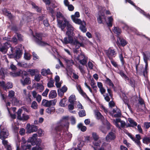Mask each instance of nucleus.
<instances>
[{"label": "nucleus", "mask_w": 150, "mask_h": 150, "mask_svg": "<svg viewBox=\"0 0 150 150\" xmlns=\"http://www.w3.org/2000/svg\"><path fill=\"white\" fill-rule=\"evenodd\" d=\"M68 37H65L64 39L61 40L62 42L64 44L70 43L72 45L75 46V48L76 49H79L80 47H84V45L83 42H80L76 39L73 40L72 37L73 36L71 35H67Z\"/></svg>", "instance_id": "f257e3e1"}, {"label": "nucleus", "mask_w": 150, "mask_h": 150, "mask_svg": "<svg viewBox=\"0 0 150 150\" xmlns=\"http://www.w3.org/2000/svg\"><path fill=\"white\" fill-rule=\"evenodd\" d=\"M6 73V70L3 68L0 70V78L4 79V77L5 74ZM0 86L5 90L9 88H11L13 87V85L11 82H8L6 84L4 81L0 82Z\"/></svg>", "instance_id": "f03ea898"}, {"label": "nucleus", "mask_w": 150, "mask_h": 150, "mask_svg": "<svg viewBox=\"0 0 150 150\" xmlns=\"http://www.w3.org/2000/svg\"><path fill=\"white\" fill-rule=\"evenodd\" d=\"M99 17L97 18L98 23H103V19H104L106 21L108 27H111L112 26L113 18L112 16H111L108 17L107 20L104 16V14L103 12L101 13V11H100L99 12Z\"/></svg>", "instance_id": "7ed1b4c3"}, {"label": "nucleus", "mask_w": 150, "mask_h": 150, "mask_svg": "<svg viewBox=\"0 0 150 150\" xmlns=\"http://www.w3.org/2000/svg\"><path fill=\"white\" fill-rule=\"evenodd\" d=\"M66 118V117H64L62 119L57 122L55 128L56 131L60 132L62 131L63 127L66 126L64 123L67 122V121L65 120Z\"/></svg>", "instance_id": "20e7f679"}, {"label": "nucleus", "mask_w": 150, "mask_h": 150, "mask_svg": "<svg viewBox=\"0 0 150 150\" xmlns=\"http://www.w3.org/2000/svg\"><path fill=\"white\" fill-rule=\"evenodd\" d=\"M35 38V40L36 42L41 46H46L49 45L48 44L42 41L41 35L39 33H36L35 35H33Z\"/></svg>", "instance_id": "39448f33"}, {"label": "nucleus", "mask_w": 150, "mask_h": 150, "mask_svg": "<svg viewBox=\"0 0 150 150\" xmlns=\"http://www.w3.org/2000/svg\"><path fill=\"white\" fill-rule=\"evenodd\" d=\"M95 115L96 118L98 120H100L102 122L104 125H106L109 127L110 125L107 120L105 119L103 116L99 112L96 111L95 112ZM110 127H109V128Z\"/></svg>", "instance_id": "423d86ee"}, {"label": "nucleus", "mask_w": 150, "mask_h": 150, "mask_svg": "<svg viewBox=\"0 0 150 150\" xmlns=\"http://www.w3.org/2000/svg\"><path fill=\"white\" fill-rule=\"evenodd\" d=\"M79 63L84 66L86 64L87 62V58L83 54L81 53L76 58Z\"/></svg>", "instance_id": "0eeeda50"}, {"label": "nucleus", "mask_w": 150, "mask_h": 150, "mask_svg": "<svg viewBox=\"0 0 150 150\" xmlns=\"http://www.w3.org/2000/svg\"><path fill=\"white\" fill-rule=\"evenodd\" d=\"M68 22V21L66 18H64L62 20H57V26L60 28L62 31H64V30L67 26Z\"/></svg>", "instance_id": "6e6552de"}, {"label": "nucleus", "mask_w": 150, "mask_h": 150, "mask_svg": "<svg viewBox=\"0 0 150 150\" xmlns=\"http://www.w3.org/2000/svg\"><path fill=\"white\" fill-rule=\"evenodd\" d=\"M113 122L115 126L117 127L120 128L125 127V121L120 120V119H117L113 120Z\"/></svg>", "instance_id": "1a4fd4ad"}, {"label": "nucleus", "mask_w": 150, "mask_h": 150, "mask_svg": "<svg viewBox=\"0 0 150 150\" xmlns=\"http://www.w3.org/2000/svg\"><path fill=\"white\" fill-rule=\"evenodd\" d=\"M56 103V100H54L48 101L45 99H44L42 101V105L46 107H49L51 105H54Z\"/></svg>", "instance_id": "9d476101"}, {"label": "nucleus", "mask_w": 150, "mask_h": 150, "mask_svg": "<svg viewBox=\"0 0 150 150\" xmlns=\"http://www.w3.org/2000/svg\"><path fill=\"white\" fill-rule=\"evenodd\" d=\"M9 135L8 131L6 128L1 129L0 132V139L1 140L4 139L8 138Z\"/></svg>", "instance_id": "9b49d317"}, {"label": "nucleus", "mask_w": 150, "mask_h": 150, "mask_svg": "<svg viewBox=\"0 0 150 150\" xmlns=\"http://www.w3.org/2000/svg\"><path fill=\"white\" fill-rule=\"evenodd\" d=\"M105 51L107 56L110 59H112V57H115L116 54L115 50L110 48L105 50Z\"/></svg>", "instance_id": "f8f14e48"}, {"label": "nucleus", "mask_w": 150, "mask_h": 150, "mask_svg": "<svg viewBox=\"0 0 150 150\" xmlns=\"http://www.w3.org/2000/svg\"><path fill=\"white\" fill-rule=\"evenodd\" d=\"M66 26L67 30L66 32V34L68 35H71L72 36H74V34L73 32L74 28L69 21H68Z\"/></svg>", "instance_id": "ddd939ff"}, {"label": "nucleus", "mask_w": 150, "mask_h": 150, "mask_svg": "<svg viewBox=\"0 0 150 150\" xmlns=\"http://www.w3.org/2000/svg\"><path fill=\"white\" fill-rule=\"evenodd\" d=\"M109 113L113 117H119L121 115L120 110L117 108L114 109L113 110L110 112Z\"/></svg>", "instance_id": "4468645a"}, {"label": "nucleus", "mask_w": 150, "mask_h": 150, "mask_svg": "<svg viewBox=\"0 0 150 150\" xmlns=\"http://www.w3.org/2000/svg\"><path fill=\"white\" fill-rule=\"evenodd\" d=\"M116 137L115 134L113 132H111L109 133L106 135L105 140L107 142H110L111 141L115 139Z\"/></svg>", "instance_id": "2eb2a0df"}, {"label": "nucleus", "mask_w": 150, "mask_h": 150, "mask_svg": "<svg viewBox=\"0 0 150 150\" xmlns=\"http://www.w3.org/2000/svg\"><path fill=\"white\" fill-rule=\"evenodd\" d=\"M62 140L65 141L66 142L70 141L72 137V134L69 132L66 133L65 134L63 135L62 137Z\"/></svg>", "instance_id": "dca6fc26"}, {"label": "nucleus", "mask_w": 150, "mask_h": 150, "mask_svg": "<svg viewBox=\"0 0 150 150\" xmlns=\"http://www.w3.org/2000/svg\"><path fill=\"white\" fill-rule=\"evenodd\" d=\"M11 47V45L9 42H7L5 44L0 48V51L3 53L5 54L6 52L7 49L9 47Z\"/></svg>", "instance_id": "f3484780"}, {"label": "nucleus", "mask_w": 150, "mask_h": 150, "mask_svg": "<svg viewBox=\"0 0 150 150\" xmlns=\"http://www.w3.org/2000/svg\"><path fill=\"white\" fill-rule=\"evenodd\" d=\"M22 45H19L16 47V56L17 58H19L22 54Z\"/></svg>", "instance_id": "a211bd4d"}, {"label": "nucleus", "mask_w": 150, "mask_h": 150, "mask_svg": "<svg viewBox=\"0 0 150 150\" xmlns=\"http://www.w3.org/2000/svg\"><path fill=\"white\" fill-rule=\"evenodd\" d=\"M21 83L23 86L28 85L31 83L30 79L28 77H26L24 78L23 77L22 79L20 80Z\"/></svg>", "instance_id": "6ab92c4d"}, {"label": "nucleus", "mask_w": 150, "mask_h": 150, "mask_svg": "<svg viewBox=\"0 0 150 150\" xmlns=\"http://www.w3.org/2000/svg\"><path fill=\"white\" fill-rule=\"evenodd\" d=\"M29 127L27 129V132L28 133H31L33 132H36L38 130L37 127L34 125H32L30 126V125L29 124L27 125V127Z\"/></svg>", "instance_id": "aec40b11"}, {"label": "nucleus", "mask_w": 150, "mask_h": 150, "mask_svg": "<svg viewBox=\"0 0 150 150\" xmlns=\"http://www.w3.org/2000/svg\"><path fill=\"white\" fill-rule=\"evenodd\" d=\"M77 144H78L77 147L76 148V149H77V148L82 147L84 144V142L83 141H79L77 139H76L73 142V146H75Z\"/></svg>", "instance_id": "412c9836"}, {"label": "nucleus", "mask_w": 150, "mask_h": 150, "mask_svg": "<svg viewBox=\"0 0 150 150\" xmlns=\"http://www.w3.org/2000/svg\"><path fill=\"white\" fill-rule=\"evenodd\" d=\"M14 92L13 91H10L9 92L8 97L9 98L13 99L12 103L14 102V103H17L18 102V101L17 99L14 97Z\"/></svg>", "instance_id": "4be33fe9"}, {"label": "nucleus", "mask_w": 150, "mask_h": 150, "mask_svg": "<svg viewBox=\"0 0 150 150\" xmlns=\"http://www.w3.org/2000/svg\"><path fill=\"white\" fill-rule=\"evenodd\" d=\"M37 136L36 134H34L32 137L28 139V142H30L32 145H35L37 140Z\"/></svg>", "instance_id": "5701e85b"}, {"label": "nucleus", "mask_w": 150, "mask_h": 150, "mask_svg": "<svg viewBox=\"0 0 150 150\" xmlns=\"http://www.w3.org/2000/svg\"><path fill=\"white\" fill-rule=\"evenodd\" d=\"M117 44L118 45H121L123 47L127 44V42L125 40L118 37L117 38Z\"/></svg>", "instance_id": "b1692460"}, {"label": "nucleus", "mask_w": 150, "mask_h": 150, "mask_svg": "<svg viewBox=\"0 0 150 150\" xmlns=\"http://www.w3.org/2000/svg\"><path fill=\"white\" fill-rule=\"evenodd\" d=\"M64 3L65 6L68 7L69 10L70 11H72L74 8L73 6L71 4H69V3L68 0H64Z\"/></svg>", "instance_id": "393cba45"}, {"label": "nucleus", "mask_w": 150, "mask_h": 150, "mask_svg": "<svg viewBox=\"0 0 150 150\" xmlns=\"http://www.w3.org/2000/svg\"><path fill=\"white\" fill-rule=\"evenodd\" d=\"M76 88L79 91V93L81 94V95L83 96V97H84L85 98H86V97L89 100H90V99L88 97L85 93L82 90V89L81 88V86L79 85H78L76 86Z\"/></svg>", "instance_id": "a878e982"}, {"label": "nucleus", "mask_w": 150, "mask_h": 150, "mask_svg": "<svg viewBox=\"0 0 150 150\" xmlns=\"http://www.w3.org/2000/svg\"><path fill=\"white\" fill-rule=\"evenodd\" d=\"M41 140L40 139H38V143H37L35 146L33 147L32 150H42L41 143Z\"/></svg>", "instance_id": "bb28decb"}, {"label": "nucleus", "mask_w": 150, "mask_h": 150, "mask_svg": "<svg viewBox=\"0 0 150 150\" xmlns=\"http://www.w3.org/2000/svg\"><path fill=\"white\" fill-rule=\"evenodd\" d=\"M23 91V96L27 100L29 101H31V95L29 93H27L26 89H24Z\"/></svg>", "instance_id": "cd10ccee"}, {"label": "nucleus", "mask_w": 150, "mask_h": 150, "mask_svg": "<svg viewBox=\"0 0 150 150\" xmlns=\"http://www.w3.org/2000/svg\"><path fill=\"white\" fill-rule=\"evenodd\" d=\"M57 96V93L55 90L51 91L49 94V97L50 99L54 98Z\"/></svg>", "instance_id": "c85d7f7f"}, {"label": "nucleus", "mask_w": 150, "mask_h": 150, "mask_svg": "<svg viewBox=\"0 0 150 150\" xmlns=\"http://www.w3.org/2000/svg\"><path fill=\"white\" fill-rule=\"evenodd\" d=\"M101 142L100 141H98L97 140L94 141L93 142V144L95 146L93 148L94 150H98L99 148H98V147H99L100 144Z\"/></svg>", "instance_id": "c756f323"}, {"label": "nucleus", "mask_w": 150, "mask_h": 150, "mask_svg": "<svg viewBox=\"0 0 150 150\" xmlns=\"http://www.w3.org/2000/svg\"><path fill=\"white\" fill-rule=\"evenodd\" d=\"M55 108L54 107H49L46 110V112L48 114H51L54 113L55 112Z\"/></svg>", "instance_id": "7c9ffc66"}, {"label": "nucleus", "mask_w": 150, "mask_h": 150, "mask_svg": "<svg viewBox=\"0 0 150 150\" xmlns=\"http://www.w3.org/2000/svg\"><path fill=\"white\" fill-rule=\"evenodd\" d=\"M36 88L40 92H42L44 89V86L41 84L37 83L36 86Z\"/></svg>", "instance_id": "2f4dec72"}, {"label": "nucleus", "mask_w": 150, "mask_h": 150, "mask_svg": "<svg viewBox=\"0 0 150 150\" xmlns=\"http://www.w3.org/2000/svg\"><path fill=\"white\" fill-rule=\"evenodd\" d=\"M72 19L75 23L78 24H81L83 23V22H82L80 19L76 17H74V16H72Z\"/></svg>", "instance_id": "473e14b6"}, {"label": "nucleus", "mask_w": 150, "mask_h": 150, "mask_svg": "<svg viewBox=\"0 0 150 150\" xmlns=\"http://www.w3.org/2000/svg\"><path fill=\"white\" fill-rule=\"evenodd\" d=\"M86 23L85 22H83V23L81 24L79 28L82 31L83 33H85L86 31V29L85 26Z\"/></svg>", "instance_id": "72a5a7b5"}, {"label": "nucleus", "mask_w": 150, "mask_h": 150, "mask_svg": "<svg viewBox=\"0 0 150 150\" xmlns=\"http://www.w3.org/2000/svg\"><path fill=\"white\" fill-rule=\"evenodd\" d=\"M54 81L52 78H50L49 81L47 83V86L49 88L53 87L54 86Z\"/></svg>", "instance_id": "f704fd0d"}, {"label": "nucleus", "mask_w": 150, "mask_h": 150, "mask_svg": "<svg viewBox=\"0 0 150 150\" xmlns=\"http://www.w3.org/2000/svg\"><path fill=\"white\" fill-rule=\"evenodd\" d=\"M64 60L68 66H72L74 64V62L72 59H69L67 58H64Z\"/></svg>", "instance_id": "c9c22d12"}, {"label": "nucleus", "mask_w": 150, "mask_h": 150, "mask_svg": "<svg viewBox=\"0 0 150 150\" xmlns=\"http://www.w3.org/2000/svg\"><path fill=\"white\" fill-rule=\"evenodd\" d=\"M75 96L74 95H71L69 98V102L72 104L74 103V102L76 100Z\"/></svg>", "instance_id": "e433bc0d"}, {"label": "nucleus", "mask_w": 150, "mask_h": 150, "mask_svg": "<svg viewBox=\"0 0 150 150\" xmlns=\"http://www.w3.org/2000/svg\"><path fill=\"white\" fill-rule=\"evenodd\" d=\"M29 118V117L28 115H26L25 113L22 114L21 117V118L19 120L25 121L28 120Z\"/></svg>", "instance_id": "4c0bfd02"}, {"label": "nucleus", "mask_w": 150, "mask_h": 150, "mask_svg": "<svg viewBox=\"0 0 150 150\" xmlns=\"http://www.w3.org/2000/svg\"><path fill=\"white\" fill-rule=\"evenodd\" d=\"M105 82L106 84L109 85L111 87L113 88L114 86V85L112 81L109 78H107L105 80Z\"/></svg>", "instance_id": "58836bf2"}, {"label": "nucleus", "mask_w": 150, "mask_h": 150, "mask_svg": "<svg viewBox=\"0 0 150 150\" xmlns=\"http://www.w3.org/2000/svg\"><path fill=\"white\" fill-rule=\"evenodd\" d=\"M118 73L123 78H124L125 80L127 81V80L129 81V79L126 75L122 71H120Z\"/></svg>", "instance_id": "ea45409f"}, {"label": "nucleus", "mask_w": 150, "mask_h": 150, "mask_svg": "<svg viewBox=\"0 0 150 150\" xmlns=\"http://www.w3.org/2000/svg\"><path fill=\"white\" fill-rule=\"evenodd\" d=\"M57 20H59V19L62 18V19H64V18H66L64 16L63 14L60 12H57V13L56 15Z\"/></svg>", "instance_id": "a19ab883"}, {"label": "nucleus", "mask_w": 150, "mask_h": 150, "mask_svg": "<svg viewBox=\"0 0 150 150\" xmlns=\"http://www.w3.org/2000/svg\"><path fill=\"white\" fill-rule=\"evenodd\" d=\"M142 142L144 144H148L150 143V137H144L142 139Z\"/></svg>", "instance_id": "79ce46f5"}, {"label": "nucleus", "mask_w": 150, "mask_h": 150, "mask_svg": "<svg viewBox=\"0 0 150 150\" xmlns=\"http://www.w3.org/2000/svg\"><path fill=\"white\" fill-rule=\"evenodd\" d=\"M113 32L117 34V35H119L121 32V29L118 27H115L113 30Z\"/></svg>", "instance_id": "37998d69"}, {"label": "nucleus", "mask_w": 150, "mask_h": 150, "mask_svg": "<svg viewBox=\"0 0 150 150\" xmlns=\"http://www.w3.org/2000/svg\"><path fill=\"white\" fill-rule=\"evenodd\" d=\"M11 75L13 77H16L20 76L21 75V73L20 70L16 72H11Z\"/></svg>", "instance_id": "c03bdc74"}, {"label": "nucleus", "mask_w": 150, "mask_h": 150, "mask_svg": "<svg viewBox=\"0 0 150 150\" xmlns=\"http://www.w3.org/2000/svg\"><path fill=\"white\" fill-rule=\"evenodd\" d=\"M77 127L78 128L80 129L83 132H84L86 130V127L83 125L81 123L78 124Z\"/></svg>", "instance_id": "a18cd8bd"}, {"label": "nucleus", "mask_w": 150, "mask_h": 150, "mask_svg": "<svg viewBox=\"0 0 150 150\" xmlns=\"http://www.w3.org/2000/svg\"><path fill=\"white\" fill-rule=\"evenodd\" d=\"M128 121L131 125V126L134 127L136 126L137 125V123L136 122L134 121L131 118H129L128 119Z\"/></svg>", "instance_id": "49530a36"}, {"label": "nucleus", "mask_w": 150, "mask_h": 150, "mask_svg": "<svg viewBox=\"0 0 150 150\" xmlns=\"http://www.w3.org/2000/svg\"><path fill=\"white\" fill-rule=\"evenodd\" d=\"M67 100V99L66 98H64L61 100L59 103L60 105L62 107H64L65 105V102Z\"/></svg>", "instance_id": "de8ad7c7"}, {"label": "nucleus", "mask_w": 150, "mask_h": 150, "mask_svg": "<svg viewBox=\"0 0 150 150\" xmlns=\"http://www.w3.org/2000/svg\"><path fill=\"white\" fill-rule=\"evenodd\" d=\"M133 141L135 142V143L137 144V145L139 148L141 150L142 149V148L141 147V144L140 140L136 139L134 138V139Z\"/></svg>", "instance_id": "09e8293b"}, {"label": "nucleus", "mask_w": 150, "mask_h": 150, "mask_svg": "<svg viewBox=\"0 0 150 150\" xmlns=\"http://www.w3.org/2000/svg\"><path fill=\"white\" fill-rule=\"evenodd\" d=\"M22 112V109H19L18 110L17 113V118L20 120L21 118V113Z\"/></svg>", "instance_id": "8fccbe9b"}, {"label": "nucleus", "mask_w": 150, "mask_h": 150, "mask_svg": "<svg viewBox=\"0 0 150 150\" xmlns=\"http://www.w3.org/2000/svg\"><path fill=\"white\" fill-rule=\"evenodd\" d=\"M31 107L34 109H37L38 108V105L37 103L35 101H33L32 103Z\"/></svg>", "instance_id": "3c124183"}, {"label": "nucleus", "mask_w": 150, "mask_h": 150, "mask_svg": "<svg viewBox=\"0 0 150 150\" xmlns=\"http://www.w3.org/2000/svg\"><path fill=\"white\" fill-rule=\"evenodd\" d=\"M123 101L124 103L127 105L128 108L129 109V110L131 111H132V109L131 108L130 105H129L128 104V100L127 99H126L125 98H124L123 99Z\"/></svg>", "instance_id": "603ef678"}, {"label": "nucleus", "mask_w": 150, "mask_h": 150, "mask_svg": "<svg viewBox=\"0 0 150 150\" xmlns=\"http://www.w3.org/2000/svg\"><path fill=\"white\" fill-rule=\"evenodd\" d=\"M41 76L40 74H36L34 77V79L37 82H39L40 80Z\"/></svg>", "instance_id": "864d4df0"}, {"label": "nucleus", "mask_w": 150, "mask_h": 150, "mask_svg": "<svg viewBox=\"0 0 150 150\" xmlns=\"http://www.w3.org/2000/svg\"><path fill=\"white\" fill-rule=\"evenodd\" d=\"M24 57L25 59L27 60H29L30 59V55L28 53H25Z\"/></svg>", "instance_id": "5fc2aeb1"}, {"label": "nucleus", "mask_w": 150, "mask_h": 150, "mask_svg": "<svg viewBox=\"0 0 150 150\" xmlns=\"http://www.w3.org/2000/svg\"><path fill=\"white\" fill-rule=\"evenodd\" d=\"M119 57L122 65H123L125 63V61L123 59L122 53L119 54Z\"/></svg>", "instance_id": "6e6d98bb"}, {"label": "nucleus", "mask_w": 150, "mask_h": 150, "mask_svg": "<svg viewBox=\"0 0 150 150\" xmlns=\"http://www.w3.org/2000/svg\"><path fill=\"white\" fill-rule=\"evenodd\" d=\"M36 69H29L28 70V71L30 73V74L32 76H34L36 72Z\"/></svg>", "instance_id": "4d7b16f0"}, {"label": "nucleus", "mask_w": 150, "mask_h": 150, "mask_svg": "<svg viewBox=\"0 0 150 150\" xmlns=\"http://www.w3.org/2000/svg\"><path fill=\"white\" fill-rule=\"evenodd\" d=\"M79 115L81 117H83L86 115L85 111L84 110H80L79 112Z\"/></svg>", "instance_id": "13d9d810"}, {"label": "nucleus", "mask_w": 150, "mask_h": 150, "mask_svg": "<svg viewBox=\"0 0 150 150\" xmlns=\"http://www.w3.org/2000/svg\"><path fill=\"white\" fill-rule=\"evenodd\" d=\"M78 68L80 70L82 74H84L85 73L84 70V67L83 66L79 65Z\"/></svg>", "instance_id": "bf43d9fd"}, {"label": "nucleus", "mask_w": 150, "mask_h": 150, "mask_svg": "<svg viewBox=\"0 0 150 150\" xmlns=\"http://www.w3.org/2000/svg\"><path fill=\"white\" fill-rule=\"evenodd\" d=\"M55 150H62V146L57 144L54 147Z\"/></svg>", "instance_id": "052dcab7"}, {"label": "nucleus", "mask_w": 150, "mask_h": 150, "mask_svg": "<svg viewBox=\"0 0 150 150\" xmlns=\"http://www.w3.org/2000/svg\"><path fill=\"white\" fill-rule=\"evenodd\" d=\"M18 65L19 67H26L27 66V64L26 63H24L23 62H18Z\"/></svg>", "instance_id": "680f3d73"}, {"label": "nucleus", "mask_w": 150, "mask_h": 150, "mask_svg": "<svg viewBox=\"0 0 150 150\" xmlns=\"http://www.w3.org/2000/svg\"><path fill=\"white\" fill-rule=\"evenodd\" d=\"M92 136L94 140V141L98 140V137L96 133L94 132L92 134Z\"/></svg>", "instance_id": "e2e57ef3"}, {"label": "nucleus", "mask_w": 150, "mask_h": 150, "mask_svg": "<svg viewBox=\"0 0 150 150\" xmlns=\"http://www.w3.org/2000/svg\"><path fill=\"white\" fill-rule=\"evenodd\" d=\"M104 97V99L107 101L109 102L110 101V99L109 97V96L108 94H104L103 95Z\"/></svg>", "instance_id": "0e129e2a"}, {"label": "nucleus", "mask_w": 150, "mask_h": 150, "mask_svg": "<svg viewBox=\"0 0 150 150\" xmlns=\"http://www.w3.org/2000/svg\"><path fill=\"white\" fill-rule=\"evenodd\" d=\"M147 67H148V64L147 63H146V64L144 70L143 71V75L144 76H145V75L147 73Z\"/></svg>", "instance_id": "69168bd1"}, {"label": "nucleus", "mask_w": 150, "mask_h": 150, "mask_svg": "<svg viewBox=\"0 0 150 150\" xmlns=\"http://www.w3.org/2000/svg\"><path fill=\"white\" fill-rule=\"evenodd\" d=\"M21 73V74L22 78L23 77H24V76H27L28 75L27 72L25 71H22L21 70H20Z\"/></svg>", "instance_id": "338daca9"}, {"label": "nucleus", "mask_w": 150, "mask_h": 150, "mask_svg": "<svg viewBox=\"0 0 150 150\" xmlns=\"http://www.w3.org/2000/svg\"><path fill=\"white\" fill-rule=\"evenodd\" d=\"M32 5L34 8L36 9L37 12H40L41 11V9L36 6L35 4L32 3Z\"/></svg>", "instance_id": "774afa93"}]
</instances>
